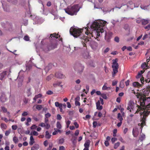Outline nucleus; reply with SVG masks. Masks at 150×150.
I'll return each mask as SVG.
<instances>
[{"mask_svg":"<svg viewBox=\"0 0 150 150\" xmlns=\"http://www.w3.org/2000/svg\"><path fill=\"white\" fill-rule=\"evenodd\" d=\"M149 93V91L147 90L146 93L144 91L143 94L142 93L137 92L136 94V96L137 98L140 97V105H137V107H138V109L136 111L135 113H138V112L142 110L143 108H145L146 107H149L148 106L150 103H148V102L150 100L149 97H146V96H148Z\"/></svg>","mask_w":150,"mask_h":150,"instance_id":"f257e3e1","label":"nucleus"},{"mask_svg":"<svg viewBox=\"0 0 150 150\" xmlns=\"http://www.w3.org/2000/svg\"><path fill=\"white\" fill-rule=\"evenodd\" d=\"M77 28L73 27L71 28L69 32L74 37L77 38L79 37V38L81 39V43L83 47H86V43L87 42L89 41V39L88 38V37L83 35L82 36V32L83 29Z\"/></svg>","mask_w":150,"mask_h":150,"instance_id":"f03ea898","label":"nucleus"},{"mask_svg":"<svg viewBox=\"0 0 150 150\" xmlns=\"http://www.w3.org/2000/svg\"><path fill=\"white\" fill-rule=\"evenodd\" d=\"M65 12L71 16L76 15L79 10L78 5L76 4L72 6H68L64 9Z\"/></svg>","mask_w":150,"mask_h":150,"instance_id":"7ed1b4c3","label":"nucleus"},{"mask_svg":"<svg viewBox=\"0 0 150 150\" xmlns=\"http://www.w3.org/2000/svg\"><path fill=\"white\" fill-rule=\"evenodd\" d=\"M148 106H149L146 107L145 108H143L142 110H140L144 111L143 112V117L141 120L142 122L141 124V127H140V128L142 129V128L143 126L145 124V120L146 117L150 113V104Z\"/></svg>","mask_w":150,"mask_h":150,"instance_id":"20e7f679","label":"nucleus"},{"mask_svg":"<svg viewBox=\"0 0 150 150\" xmlns=\"http://www.w3.org/2000/svg\"><path fill=\"white\" fill-rule=\"evenodd\" d=\"M57 44L55 42L50 43L49 44L46 48L44 49V51L45 52H47L48 51L53 50L57 48Z\"/></svg>","mask_w":150,"mask_h":150,"instance_id":"39448f33","label":"nucleus"},{"mask_svg":"<svg viewBox=\"0 0 150 150\" xmlns=\"http://www.w3.org/2000/svg\"><path fill=\"white\" fill-rule=\"evenodd\" d=\"M136 76V78L137 79H140V81L141 82V83L143 84L144 83V81H145L146 83H148V84L147 85V88L149 90V92H150V79L149 78L147 79H145L144 80V77L142 76Z\"/></svg>","mask_w":150,"mask_h":150,"instance_id":"423d86ee","label":"nucleus"},{"mask_svg":"<svg viewBox=\"0 0 150 150\" xmlns=\"http://www.w3.org/2000/svg\"><path fill=\"white\" fill-rule=\"evenodd\" d=\"M118 59L117 58L112 60V67L113 69V71L112 72V75L116 74L118 72V64L117 63Z\"/></svg>","mask_w":150,"mask_h":150,"instance_id":"0eeeda50","label":"nucleus"},{"mask_svg":"<svg viewBox=\"0 0 150 150\" xmlns=\"http://www.w3.org/2000/svg\"><path fill=\"white\" fill-rule=\"evenodd\" d=\"M74 68L75 71L78 72H82L84 69V67L79 63H76L74 64Z\"/></svg>","mask_w":150,"mask_h":150,"instance_id":"6e6552de","label":"nucleus"},{"mask_svg":"<svg viewBox=\"0 0 150 150\" xmlns=\"http://www.w3.org/2000/svg\"><path fill=\"white\" fill-rule=\"evenodd\" d=\"M100 21L94 22L91 26V28H100L102 27V22H100Z\"/></svg>","mask_w":150,"mask_h":150,"instance_id":"1a4fd4ad","label":"nucleus"},{"mask_svg":"<svg viewBox=\"0 0 150 150\" xmlns=\"http://www.w3.org/2000/svg\"><path fill=\"white\" fill-rule=\"evenodd\" d=\"M134 105L135 103L134 102L131 100L129 102L127 109L129 110L130 112H132V111L133 110Z\"/></svg>","mask_w":150,"mask_h":150,"instance_id":"9d476101","label":"nucleus"},{"mask_svg":"<svg viewBox=\"0 0 150 150\" xmlns=\"http://www.w3.org/2000/svg\"><path fill=\"white\" fill-rule=\"evenodd\" d=\"M92 29H93L94 31L93 32H96L97 33V35L98 36H100V33H102L104 32V30L103 28H91Z\"/></svg>","mask_w":150,"mask_h":150,"instance_id":"9b49d317","label":"nucleus"},{"mask_svg":"<svg viewBox=\"0 0 150 150\" xmlns=\"http://www.w3.org/2000/svg\"><path fill=\"white\" fill-rule=\"evenodd\" d=\"M113 35V33L109 31L108 33L105 32V38L106 40L108 42H109L110 39L112 38Z\"/></svg>","mask_w":150,"mask_h":150,"instance_id":"f8f14e48","label":"nucleus"},{"mask_svg":"<svg viewBox=\"0 0 150 150\" xmlns=\"http://www.w3.org/2000/svg\"><path fill=\"white\" fill-rule=\"evenodd\" d=\"M49 122V119L48 118H45V123L46 124V129H48L50 127V125L48 123Z\"/></svg>","mask_w":150,"mask_h":150,"instance_id":"ddd939ff","label":"nucleus"},{"mask_svg":"<svg viewBox=\"0 0 150 150\" xmlns=\"http://www.w3.org/2000/svg\"><path fill=\"white\" fill-rule=\"evenodd\" d=\"M132 85L134 87L139 88L142 87V85L140 84L138 82H134L132 83Z\"/></svg>","mask_w":150,"mask_h":150,"instance_id":"4468645a","label":"nucleus"},{"mask_svg":"<svg viewBox=\"0 0 150 150\" xmlns=\"http://www.w3.org/2000/svg\"><path fill=\"white\" fill-rule=\"evenodd\" d=\"M97 109L98 110H101L102 109L103 107L100 105V100H98L96 103Z\"/></svg>","mask_w":150,"mask_h":150,"instance_id":"2eb2a0df","label":"nucleus"},{"mask_svg":"<svg viewBox=\"0 0 150 150\" xmlns=\"http://www.w3.org/2000/svg\"><path fill=\"white\" fill-rule=\"evenodd\" d=\"M108 85L107 83H105L102 87V90H110L111 89V88L109 87H107Z\"/></svg>","mask_w":150,"mask_h":150,"instance_id":"dca6fc26","label":"nucleus"},{"mask_svg":"<svg viewBox=\"0 0 150 150\" xmlns=\"http://www.w3.org/2000/svg\"><path fill=\"white\" fill-rule=\"evenodd\" d=\"M83 57L85 59H89L90 57L89 55L88 52H86L83 54Z\"/></svg>","mask_w":150,"mask_h":150,"instance_id":"f3484780","label":"nucleus"},{"mask_svg":"<svg viewBox=\"0 0 150 150\" xmlns=\"http://www.w3.org/2000/svg\"><path fill=\"white\" fill-rule=\"evenodd\" d=\"M60 37V35H59L58 34H57L56 33H54L53 34H51L50 35V37L51 38L54 37L56 39H57L59 37Z\"/></svg>","mask_w":150,"mask_h":150,"instance_id":"a211bd4d","label":"nucleus"},{"mask_svg":"<svg viewBox=\"0 0 150 150\" xmlns=\"http://www.w3.org/2000/svg\"><path fill=\"white\" fill-rule=\"evenodd\" d=\"M39 148V146L37 144H35L31 147V150H38Z\"/></svg>","mask_w":150,"mask_h":150,"instance_id":"6ab92c4d","label":"nucleus"},{"mask_svg":"<svg viewBox=\"0 0 150 150\" xmlns=\"http://www.w3.org/2000/svg\"><path fill=\"white\" fill-rule=\"evenodd\" d=\"M34 139L32 136H31L30 137V141L29 142V144L32 145L35 143Z\"/></svg>","mask_w":150,"mask_h":150,"instance_id":"aec40b11","label":"nucleus"},{"mask_svg":"<svg viewBox=\"0 0 150 150\" xmlns=\"http://www.w3.org/2000/svg\"><path fill=\"white\" fill-rule=\"evenodd\" d=\"M142 25H145L147 24L149 22V21L147 19H142Z\"/></svg>","mask_w":150,"mask_h":150,"instance_id":"412c9836","label":"nucleus"},{"mask_svg":"<svg viewBox=\"0 0 150 150\" xmlns=\"http://www.w3.org/2000/svg\"><path fill=\"white\" fill-rule=\"evenodd\" d=\"M141 67L144 70V69H147L149 67L146 64L145 62L144 63H143L141 65Z\"/></svg>","mask_w":150,"mask_h":150,"instance_id":"4be33fe9","label":"nucleus"},{"mask_svg":"<svg viewBox=\"0 0 150 150\" xmlns=\"http://www.w3.org/2000/svg\"><path fill=\"white\" fill-rule=\"evenodd\" d=\"M13 140L15 144L17 143L19 141V140L18 138L16 136H14L13 137Z\"/></svg>","mask_w":150,"mask_h":150,"instance_id":"5701e85b","label":"nucleus"},{"mask_svg":"<svg viewBox=\"0 0 150 150\" xmlns=\"http://www.w3.org/2000/svg\"><path fill=\"white\" fill-rule=\"evenodd\" d=\"M117 118L119 119L120 122H122L123 119L120 113L118 114Z\"/></svg>","mask_w":150,"mask_h":150,"instance_id":"b1692460","label":"nucleus"},{"mask_svg":"<svg viewBox=\"0 0 150 150\" xmlns=\"http://www.w3.org/2000/svg\"><path fill=\"white\" fill-rule=\"evenodd\" d=\"M51 137V135H50L48 131H47L45 132V137L47 139H50Z\"/></svg>","mask_w":150,"mask_h":150,"instance_id":"393cba45","label":"nucleus"},{"mask_svg":"<svg viewBox=\"0 0 150 150\" xmlns=\"http://www.w3.org/2000/svg\"><path fill=\"white\" fill-rule=\"evenodd\" d=\"M7 127L6 125V124L4 123H1V128L2 129H6Z\"/></svg>","mask_w":150,"mask_h":150,"instance_id":"a878e982","label":"nucleus"},{"mask_svg":"<svg viewBox=\"0 0 150 150\" xmlns=\"http://www.w3.org/2000/svg\"><path fill=\"white\" fill-rule=\"evenodd\" d=\"M145 138V135L142 134H141L139 137V140L141 142H142L143 140H144Z\"/></svg>","mask_w":150,"mask_h":150,"instance_id":"bb28decb","label":"nucleus"},{"mask_svg":"<svg viewBox=\"0 0 150 150\" xmlns=\"http://www.w3.org/2000/svg\"><path fill=\"white\" fill-rule=\"evenodd\" d=\"M10 71L8 70L5 71L2 73V75H9L10 74Z\"/></svg>","mask_w":150,"mask_h":150,"instance_id":"cd10ccee","label":"nucleus"},{"mask_svg":"<svg viewBox=\"0 0 150 150\" xmlns=\"http://www.w3.org/2000/svg\"><path fill=\"white\" fill-rule=\"evenodd\" d=\"M2 4L3 5V8L5 11H9V8L8 7L4 5L3 3H2Z\"/></svg>","mask_w":150,"mask_h":150,"instance_id":"c85d7f7f","label":"nucleus"},{"mask_svg":"<svg viewBox=\"0 0 150 150\" xmlns=\"http://www.w3.org/2000/svg\"><path fill=\"white\" fill-rule=\"evenodd\" d=\"M26 70H30L32 67V66L31 64H28L26 65Z\"/></svg>","mask_w":150,"mask_h":150,"instance_id":"c756f323","label":"nucleus"},{"mask_svg":"<svg viewBox=\"0 0 150 150\" xmlns=\"http://www.w3.org/2000/svg\"><path fill=\"white\" fill-rule=\"evenodd\" d=\"M90 144V142L89 141H87L84 144L85 147H87L89 148Z\"/></svg>","mask_w":150,"mask_h":150,"instance_id":"7c9ffc66","label":"nucleus"},{"mask_svg":"<svg viewBox=\"0 0 150 150\" xmlns=\"http://www.w3.org/2000/svg\"><path fill=\"white\" fill-rule=\"evenodd\" d=\"M51 64H49V65L47 66H46L45 69V71L46 72L47 71H48L51 68Z\"/></svg>","mask_w":150,"mask_h":150,"instance_id":"2f4dec72","label":"nucleus"},{"mask_svg":"<svg viewBox=\"0 0 150 150\" xmlns=\"http://www.w3.org/2000/svg\"><path fill=\"white\" fill-rule=\"evenodd\" d=\"M56 126L57 128L59 129L62 128V125L59 122H57Z\"/></svg>","mask_w":150,"mask_h":150,"instance_id":"473e14b6","label":"nucleus"},{"mask_svg":"<svg viewBox=\"0 0 150 150\" xmlns=\"http://www.w3.org/2000/svg\"><path fill=\"white\" fill-rule=\"evenodd\" d=\"M120 143L119 142H118L117 143H115L114 144V148L115 149H117L118 146H120Z\"/></svg>","mask_w":150,"mask_h":150,"instance_id":"72a5a7b5","label":"nucleus"},{"mask_svg":"<svg viewBox=\"0 0 150 150\" xmlns=\"http://www.w3.org/2000/svg\"><path fill=\"white\" fill-rule=\"evenodd\" d=\"M85 29H86V32H85V33L86 35H88L89 34L92 35V34H91L90 32H88V30L87 27H86L85 28Z\"/></svg>","mask_w":150,"mask_h":150,"instance_id":"f704fd0d","label":"nucleus"},{"mask_svg":"<svg viewBox=\"0 0 150 150\" xmlns=\"http://www.w3.org/2000/svg\"><path fill=\"white\" fill-rule=\"evenodd\" d=\"M55 105L56 107H59V108L62 105L61 103H59L58 102H56L55 103Z\"/></svg>","mask_w":150,"mask_h":150,"instance_id":"c9c22d12","label":"nucleus"},{"mask_svg":"<svg viewBox=\"0 0 150 150\" xmlns=\"http://www.w3.org/2000/svg\"><path fill=\"white\" fill-rule=\"evenodd\" d=\"M42 108V106L41 105H38L36 107V108L39 110H40Z\"/></svg>","mask_w":150,"mask_h":150,"instance_id":"e433bc0d","label":"nucleus"},{"mask_svg":"<svg viewBox=\"0 0 150 150\" xmlns=\"http://www.w3.org/2000/svg\"><path fill=\"white\" fill-rule=\"evenodd\" d=\"M24 40L26 41H28L30 40V39L29 36L28 35H25L23 38Z\"/></svg>","mask_w":150,"mask_h":150,"instance_id":"4c0bfd02","label":"nucleus"},{"mask_svg":"<svg viewBox=\"0 0 150 150\" xmlns=\"http://www.w3.org/2000/svg\"><path fill=\"white\" fill-rule=\"evenodd\" d=\"M1 108L3 112L5 113L7 112V109L4 107H1Z\"/></svg>","mask_w":150,"mask_h":150,"instance_id":"58836bf2","label":"nucleus"},{"mask_svg":"<svg viewBox=\"0 0 150 150\" xmlns=\"http://www.w3.org/2000/svg\"><path fill=\"white\" fill-rule=\"evenodd\" d=\"M66 122L67 125V127L68 128L69 127V125L71 124V122L69 120H68L67 121H66Z\"/></svg>","mask_w":150,"mask_h":150,"instance_id":"ea45409f","label":"nucleus"},{"mask_svg":"<svg viewBox=\"0 0 150 150\" xmlns=\"http://www.w3.org/2000/svg\"><path fill=\"white\" fill-rule=\"evenodd\" d=\"M11 131V129H9L8 130L6 131L5 132V135L6 136H8L10 133Z\"/></svg>","mask_w":150,"mask_h":150,"instance_id":"a19ab883","label":"nucleus"},{"mask_svg":"<svg viewBox=\"0 0 150 150\" xmlns=\"http://www.w3.org/2000/svg\"><path fill=\"white\" fill-rule=\"evenodd\" d=\"M64 139L63 138H62L59 140V144H62L64 142Z\"/></svg>","mask_w":150,"mask_h":150,"instance_id":"79ce46f5","label":"nucleus"},{"mask_svg":"<svg viewBox=\"0 0 150 150\" xmlns=\"http://www.w3.org/2000/svg\"><path fill=\"white\" fill-rule=\"evenodd\" d=\"M51 116L50 113L49 112H47L46 114L45 115V118H49Z\"/></svg>","mask_w":150,"mask_h":150,"instance_id":"37998d69","label":"nucleus"},{"mask_svg":"<svg viewBox=\"0 0 150 150\" xmlns=\"http://www.w3.org/2000/svg\"><path fill=\"white\" fill-rule=\"evenodd\" d=\"M39 126L42 127H45V129H46V124H45V123H44L43 122H42L40 124Z\"/></svg>","mask_w":150,"mask_h":150,"instance_id":"c03bdc74","label":"nucleus"},{"mask_svg":"<svg viewBox=\"0 0 150 150\" xmlns=\"http://www.w3.org/2000/svg\"><path fill=\"white\" fill-rule=\"evenodd\" d=\"M101 96L104 99H106L107 98V97L105 94L102 93L101 95Z\"/></svg>","mask_w":150,"mask_h":150,"instance_id":"a18cd8bd","label":"nucleus"},{"mask_svg":"<svg viewBox=\"0 0 150 150\" xmlns=\"http://www.w3.org/2000/svg\"><path fill=\"white\" fill-rule=\"evenodd\" d=\"M145 70H142L140 71L139 72H138V73L137 75H142L143 73L144 72Z\"/></svg>","mask_w":150,"mask_h":150,"instance_id":"49530a36","label":"nucleus"},{"mask_svg":"<svg viewBox=\"0 0 150 150\" xmlns=\"http://www.w3.org/2000/svg\"><path fill=\"white\" fill-rule=\"evenodd\" d=\"M91 116L89 115H87L85 117H83V118L85 120H86L87 119H90Z\"/></svg>","mask_w":150,"mask_h":150,"instance_id":"de8ad7c7","label":"nucleus"},{"mask_svg":"<svg viewBox=\"0 0 150 150\" xmlns=\"http://www.w3.org/2000/svg\"><path fill=\"white\" fill-rule=\"evenodd\" d=\"M144 28L147 30H149L150 29V24H149L147 26L145 27Z\"/></svg>","mask_w":150,"mask_h":150,"instance_id":"09e8293b","label":"nucleus"},{"mask_svg":"<svg viewBox=\"0 0 150 150\" xmlns=\"http://www.w3.org/2000/svg\"><path fill=\"white\" fill-rule=\"evenodd\" d=\"M28 114V113L27 112H24L22 114V115L23 116H25L27 115Z\"/></svg>","mask_w":150,"mask_h":150,"instance_id":"8fccbe9b","label":"nucleus"},{"mask_svg":"<svg viewBox=\"0 0 150 150\" xmlns=\"http://www.w3.org/2000/svg\"><path fill=\"white\" fill-rule=\"evenodd\" d=\"M11 127H12V129H13V130H16L17 129V126L16 125H13Z\"/></svg>","mask_w":150,"mask_h":150,"instance_id":"3c124183","label":"nucleus"},{"mask_svg":"<svg viewBox=\"0 0 150 150\" xmlns=\"http://www.w3.org/2000/svg\"><path fill=\"white\" fill-rule=\"evenodd\" d=\"M117 139L115 138V137H113L111 139V141L112 143H114V142L116 141H117Z\"/></svg>","mask_w":150,"mask_h":150,"instance_id":"603ef678","label":"nucleus"},{"mask_svg":"<svg viewBox=\"0 0 150 150\" xmlns=\"http://www.w3.org/2000/svg\"><path fill=\"white\" fill-rule=\"evenodd\" d=\"M62 118L61 115L59 114H57V119L58 120H61Z\"/></svg>","mask_w":150,"mask_h":150,"instance_id":"864d4df0","label":"nucleus"},{"mask_svg":"<svg viewBox=\"0 0 150 150\" xmlns=\"http://www.w3.org/2000/svg\"><path fill=\"white\" fill-rule=\"evenodd\" d=\"M53 147L52 144H50L49 145V147L47 149V150H51Z\"/></svg>","mask_w":150,"mask_h":150,"instance_id":"5fc2aeb1","label":"nucleus"},{"mask_svg":"<svg viewBox=\"0 0 150 150\" xmlns=\"http://www.w3.org/2000/svg\"><path fill=\"white\" fill-rule=\"evenodd\" d=\"M133 4V2L132 1H129L127 3V6L129 7L130 5H132Z\"/></svg>","mask_w":150,"mask_h":150,"instance_id":"6e6d98bb","label":"nucleus"},{"mask_svg":"<svg viewBox=\"0 0 150 150\" xmlns=\"http://www.w3.org/2000/svg\"><path fill=\"white\" fill-rule=\"evenodd\" d=\"M42 96V95L41 94H39L35 96V98H38L41 97Z\"/></svg>","mask_w":150,"mask_h":150,"instance_id":"4d7b16f0","label":"nucleus"},{"mask_svg":"<svg viewBox=\"0 0 150 150\" xmlns=\"http://www.w3.org/2000/svg\"><path fill=\"white\" fill-rule=\"evenodd\" d=\"M100 22H102V27H104L105 26L106 22L102 20H101Z\"/></svg>","mask_w":150,"mask_h":150,"instance_id":"13d9d810","label":"nucleus"},{"mask_svg":"<svg viewBox=\"0 0 150 150\" xmlns=\"http://www.w3.org/2000/svg\"><path fill=\"white\" fill-rule=\"evenodd\" d=\"M37 127V126L35 125H32L31 127L30 128L32 129H35Z\"/></svg>","mask_w":150,"mask_h":150,"instance_id":"bf43d9fd","label":"nucleus"},{"mask_svg":"<svg viewBox=\"0 0 150 150\" xmlns=\"http://www.w3.org/2000/svg\"><path fill=\"white\" fill-rule=\"evenodd\" d=\"M115 41L117 42H119V38L118 37H116L114 38Z\"/></svg>","mask_w":150,"mask_h":150,"instance_id":"052dcab7","label":"nucleus"},{"mask_svg":"<svg viewBox=\"0 0 150 150\" xmlns=\"http://www.w3.org/2000/svg\"><path fill=\"white\" fill-rule=\"evenodd\" d=\"M97 123L96 122L94 121L93 122V127L94 128H95L97 125Z\"/></svg>","mask_w":150,"mask_h":150,"instance_id":"680f3d73","label":"nucleus"},{"mask_svg":"<svg viewBox=\"0 0 150 150\" xmlns=\"http://www.w3.org/2000/svg\"><path fill=\"white\" fill-rule=\"evenodd\" d=\"M119 140L123 143H125V141L123 140L122 137H120L119 138Z\"/></svg>","mask_w":150,"mask_h":150,"instance_id":"e2e57ef3","label":"nucleus"},{"mask_svg":"<svg viewBox=\"0 0 150 150\" xmlns=\"http://www.w3.org/2000/svg\"><path fill=\"white\" fill-rule=\"evenodd\" d=\"M120 87L123 88L124 87V85L123 84V81H121L120 83Z\"/></svg>","mask_w":150,"mask_h":150,"instance_id":"0e129e2a","label":"nucleus"},{"mask_svg":"<svg viewBox=\"0 0 150 150\" xmlns=\"http://www.w3.org/2000/svg\"><path fill=\"white\" fill-rule=\"evenodd\" d=\"M79 130H78V129L76 130V131L74 133L75 135L76 136H78L79 134Z\"/></svg>","mask_w":150,"mask_h":150,"instance_id":"69168bd1","label":"nucleus"},{"mask_svg":"<svg viewBox=\"0 0 150 150\" xmlns=\"http://www.w3.org/2000/svg\"><path fill=\"white\" fill-rule=\"evenodd\" d=\"M65 148L63 146H59V150H65Z\"/></svg>","mask_w":150,"mask_h":150,"instance_id":"338daca9","label":"nucleus"},{"mask_svg":"<svg viewBox=\"0 0 150 150\" xmlns=\"http://www.w3.org/2000/svg\"><path fill=\"white\" fill-rule=\"evenodd\" d=\"M53 93V92L50 90L46 92V94H47L48 95H51Z\"/></svg>","mask_w":150,"mask_h":150,"instance_id":"774afa93","label":"nucleus"}]
</instances>
